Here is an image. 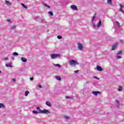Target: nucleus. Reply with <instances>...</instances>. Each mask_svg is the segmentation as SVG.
I'll return each instance as SVG.
<instances>
[{
	"mask_svg": "<svg viewBox=\"0 0 124 124\" xmlns=\"http://www.w3.org/2000/svg\"><path fill=\"white\" fill-rule=\"evenodd\" d=\"M93 78H94V79H96L97 80H99V78H97L96 76H93Z\"/></svg>",
	"mask_w": 124,
	"mask_h": 124,
	"instance_id": "473e14b6",
	"label": "nucleus"
},
{
	"mask_svg": "<svg viewBox=\"0 0 124 124\" xmlns=\"http://www.w3.org/2000/svg\"><path fill=\"white\" fill-rule=\"evenodd\" d=\"M115 101H116V102L117 103V106L120 105V102L119 101V100H116Z\"/></svg>",
	"mask_w": 124,
	"mask_h": 124,
	"instance_id": "c85d7f7f",
	"label": "nucleus"
},
{
	"mask_svg": "<svg viewBox=\"0 0 124 124\" xmlns=\"http://www.w3.org/2000/svg\"><path fill=\"white\" fill-rule=\"evenodd\" d=\"M12 81L14 82V83H15V82H16V79L15 78H13L12 79Z\"/></svg>",
	"mask_w": 124,
	"mask_h": 124,
	"instance_id": "e433bc0d",
	"label": "nucleus"
},
{
	"mask_svg": "<svg viewBox=\"0 0 124 124\" xmlns=\"http://www.w3.org/2000/svg\"><path fill=\"white\" fill-rule=\"evenodd\" d=\"M57 38H58V39H62V36H58Z\"/></svg>",
	"mask_w": 124,
	"mask_h": 124,
	"instance_id": "f704fd0d",
	"label": "nucleus"
},
{
	"mask_svg": "<svg viewBox=\"0 0 124 124\" xmlns=\"http://www.w3.org/2000/svg\"><path fill=\"white\" fill-rule=\"evenodd\" d=\"M30 80H31V81H33V78H30Z\"/></svg>",
	"mask_w": 124,
	"mask_h": 124,
	"instance_id": "79ce46f5",
	"label": "nucleus"
},
{
	"mask_svg": "<svg viewBox=\"0 0 124 124\" xmlns=\"http://www.w3.org/2000/svg\"><path fill=\"white\" fill-rule=\"evenodd\" d=\"M75 73H78L79 72V70H76L74 71Z\"/></svg>",
	"mask_w": 124,
	"mask_h": 124,
	"instance_id": "ea45409f",
	"label": "nucleus"
},
{
	"mask_svg": "<svg viewBox=\"0 0 124 124\" xmlns=\"http://www.w3.org/2000/svg\"><path fill=\"white\" fill-rule=\"evenodd\" d=\"M12 60H14V57H12Z\"/></svg>",
	"mask_w": 124,
	"mask_h": 124,
	"instance_id": "49530a36",
	"label": "nucleus"
},
{
	"mask_svg": "<svg viewBox=\"0 0 124 124\" xmlns=\"http://www.w3.org/2000/svg\"><path fill=\"white\" fill-rule=\"evenodd\" d=\"M96 68H97V70H98V71H103V69H102V68L101 67H100V66H99V65H97Z\"/></svg>",
	"mask_w": 124,
	"mask_h": 124,
	"instance_id": "0eeeda50",
	"label": "nucleus"
},
{
	"mask_svg": "<svg viewBox=\"0 0 124 124\" xmlns=\"http://www.w3.org/2000/svg\"><path fill=\"white\" fill-rule=\"evenodd\" d=\"M48 14H49L50 16H54V14H53V12L52 11L48 12Z\"/></svg>",
	"mask_w": 124,
	"mask_h": 124,
	"instance_id": "6ab92c4d",
	"label": "nucleus"
},
{
	"mask_svg": "<svg viewBox=\"0 0 124 124\" xmlns=\"http://www.w3.org/2000/svg\"><path fill=\"white\" fill-rule=\"evenodd\" d=\"M101 26V20H100L97 23V28H99Z\"/></svg>",
	"mask_w": 124,
	"mask_h": 124,
	"instance_id": "f8f14e48",
	"label": "nucleus"
},
{
	"mask_svg": "<svg viewBox=\"0 0 124 124\" xmlns=\"http://www.w3.org/2000/svg\"><path fill=\"white\" fill-rule=\"evenodd\" d=\"M116 25L119 28H120V23H119V22H116Z\"/></svg>",
	"mask_w": 124,
	"mask_h": 124,
	"instance_id": "2f4dec72",
	"label": "nucleus"
},
{
	"mask_svg": "<svg viewBox=\"0 0 124 124\" xmlns=\"http://www.w3.org/2000/svg\"><path fill=\"white\" fill-rule=\"evenodd\" d=\"M55 78L57 80H58V81H61L62 80L61 77L56 76Z\"/></svg>",
	"mask_w": 124,
	"mask_h": 124,
	"instance_id": "dca6fc26",
	"label": "nucleus"
},
{
	"mask_svg": "<svg viewBox=\"0 0 124 124\" xmlns=\"http://www.w3.org/2000/svg\"><path fill=\"white\" fill-rule=\"evenodd\" d=\"M122 54H123V52H122V50L118 51L117 53V55H119L121 56H122Z\"/></svg>",
	"mask_w": 124,
	"mask_h": 124,
	"instance_id": "4be33fe9",
	"label": "nucleus"
},
{
	"mask_svg": "<svg viewBox=\"0 0 124 124\" xmlns=\"http://www.w3.org/2000/svg\"><path fill=\"white\" fill-rule=\"evenodd\" d=\"M120 6L121 8H123V7H124V6H123V5H122V4H120Z\"/></svg>",
	"mask_w": 124,
	"mask_h": 124,
	"instance_id": "37998d69",
	"label": "nucleus"
},
{
	"mask_svg": "<svg viewBox=\"0 0 124 124\" xmlns=\"http://www.w3.org/2000/svg\"><path fill=\"white\" fill-rule=\"evenodd\" d=\"M7 67H12V65H11V63H8L5 64Z\"/></svg>",
	"mask_w": 124,
	"mask_h": 124,
	"instance_id": "9d476101",
	"label": "nucleus"
},
{
	"mask_svg": "<svg viewBox=\"0 0 124 124\" xmlns=\"http://www.w3.org/2000/svg\"><path fill=\"white\" fill-rule=\"evenodd\" d=\"M8 58H4V61H8Z\"/></svg>",
	"mask_w": 124,
	"mask_h": 124,
	"instance_id": "58836bf2",
	"label": "nucleus"
},
{
	"mask_svg": "<svg viewBox=\"0 0 124 124\" xmlns=\"http://www.w3.org/2000/svg\"><path fill=\"white\" fill-rule=\"evenodd\" d=\"M65 97H66V99H68L69 98H71V97H69L68 96H66Z\"/></svg>",
	"mask_w": 124,
	"mask_h": 124,
	"instance_id": "4c0bfd02",
	"label": "nucleus"
},
{
	"mask_svg": "<svg viewBox=\"0 0 124 124\" xmlns=\"http://www.w3.org/2000/svg\"><path fill=\"white\" fill-rule=\"evenodd\" d=\"M32 113L33 114H39L38 111H37V110H33Z\"/></svg>",
	"mask_w": 124,
	"mask_h": 124,
	"instance_id": "b1692460",
	"label": "nucleus"
},
{
	"mask_svg": "<svg viewBox=\"0 0 124 124\" xmlns=\"http://www.w3.org/2000/svg\"><path fill=\"white\" fill-rule=\"evenodd\" d=\"M69 63L70 65H76V64L78 63V62H77V61L74 60H69Z\"/></svg>",
	"mask_w": 124,
	"mask_h": 124,
	"instance_id": "7ed1b4c3",
	"label": "nucleus"
},
{
	"mask_svg": "<svg viewBox=\"0 0 124 124\" xmlns=\"http://www.w3.org/2000/svg\"><path fill=\"white\" fill-rule=\"evenodd\" d=\"M25 96H28L29 93H30V92H29V91H26L25 93Z\"/></svg>",
	"mask_w": 124,
	"mask_h": 124,
	"instance_id": "a211bd4d",
	"label": "nucleus"
},
{
	"mask_svg": "<svg viewBox=\"0 0 124 124\" xmlns=\"http://www.w3.org/2000/svg\"><path fill=\"white\" fill-rule=\"evenodd\" d=\"M96 16V13H95L94 15L93 16L92 21L93 22L94 21V18H95V16Z\"/></svg>",
	"mask_w": 124,
	"mask_h": 124,
	"instance_id": "5701e85b",
	"label": "nucleus"
},
{
	"mask_svg": "<svg viewBox=\"0 0 124 124\" xmlns=\"http://www.w3.org/2000/svg\"><path fill=\"white\" fill-rule=\"evenodd\" d=\"M0 108H5V106L2 103H0Z\"/></svg>",
	"mask_w": 124,
	"mask_h": 124,
	"instance_id": "ddd939ff",
	"label": "nucleus"
},
{
	"mask_svg": "<svg viewBox=\"0 0 124 124\" xmlns=\"http://www.w3.org/2000/svg\"><path fill=\"white\" fill-rule=\"evenodd\" d=\"M78 49L80 50V51H82L83 50V45L80 43H78Z\"/></svg>",
	"mask_w": 124,
	"mask_h": 124,
	"instance_id": "39448f33",
	"label": "nucleus"
},
{
	"mask_svg": "<svg viewBox=\"0 0 124 124\" xmlns=\"http://www.w3.org/2000/svg\"><path fill=\"white\" fill-rule=\"evenodd\" d=\"M21 61L23 62H27V59L24 57H21Z\"/></svg>",
	"mask_w": 124,
	"mask_h": 124,
	"instance_id": "9b49d317",
	"label": "nucleus"
},
{
	"mask_svg": "<svg viewBox=\"0 0 124 124\" xmlns=\"http://www.w3.org/2000/svg\"><path fill=\"white\" fill-rule=\"evenodd\" d=\"M119 92H122L123 91V87L122 86H120L119 88L118 89Z\"/></svg>",
	"mask_w": 124,
	"mask_h": 124,
	"instance_id": "aec40b11",
	"label": "nucleus"
},
{
	"mask_svg": "<svg viewBox=\"0 0 124 124\" xmlns=\"http://www.w3.org/2000/svg\"><path fill=\"white\" fill-rule=\"evenodd\" d=\"M92 93L94 94V95H97L98 93H100V92L99 91H93L92 92Z\"/></svg>",
	"mask_w": 124,
	"mask_h": 124,
	"instance_id": "6e6552de",
	"label": "nucleus"
},
{
	"mask_svg": "<svg viewBox=\"0 0 124 124\" xmlns=\"http://www.w3.org/2000/svg\"><path fill=\"white\" fill-rule=\"evenodd\" d=\"M120 42H124V40H120Z\"/></svg>",
	"mask_w": 124,
	"mask_h": 124,
	"instance_id": "a18cd8bd",
	"label": "nucleus"
},
{
	"mask_svg": "<svg viewBox=\"0 0 124 124\" xmlns=\"http://www.w3.org/2000/svg\"><path fill=\"white\" fill-rule=\"evenodd\" d=\"M46 105H47V106H49V107H51V106H52V104H51V103L49 101H46Z\"/></svg>",
	"mask_w": 124,
	"mask_h": 124,
	"instance_id": "1a4fd4ad",
	"label": "nucleus"
},
{
	"mask_svg": "<svg viewBox=\"0 0 124 124\" xmlns=\"http://www.w3.org/2000/svg\"><path fill=\"white\" fill-rule=\"evenodd\" d=\"M7 21L8 22H11V20L10 19H7Z\"/></svg>",
	"mask_w": 124,
	"mask_h": 124,
	"instance_id": "c03bdc74",
	"label": "nucleus"
},
{
	"mask_svg": "<svg viewBox=\"0 0 124 124\" xmlns=\"http://www.w3.org/2000/svg\"><path fill=\"white\" fill-rule=\"evenodd\" d=\"M120 11H121L122 12H123L124 13V11L123 10V9H122V8H121L120 9Z\"/></svg>",
	"mask_w": 124,
	"mask_h": 124,
	"instance_id": "a19ab883",
	"label": "nucleus"
},
{
	"mask_svg": "<svg viewBox=\"0 0 124 124\" xmlns=\"http://www.w3.org/2000/svg\"><path fill=\"white\" fill-rule=\"evenodd\" d=\"M64 118H65V119H66V120H69V116H64Z\"/></svg>",
	"mask_w": 124,
	"mask_h": 124,
	"instance_id": "72a5a7b5",
	"label": "nucleus"
},
{
	"mask_svg": "<svg viewBox=\"0 0 124 124\" xmlns=\"http://www.w3.org/2000/svg\"><path fill=\"white\" fill-rule=\"evenodd\" d=\"M50 57L52 60H55V59H57V58H59V59H60V57H61V54L53 53L50 55Z\"/></svg>",
	"mask_w": 124,
	"mask_h": 124,
	"instance_id": "f03ea898",
	"label": "nucleus"
},
{
	"mask_svg": "<svg viewBox=\"0 0 124 124\" xmlns=\"http://www.w3.org/2000/svg\"><path fill=\"white\" fill-rule=\"evenodd\" d=\"M107 2L108 4H112V0H107Z\"/></svg>",
	"mask_w": 124,
	"mask_h": 124,
	"instance_id": "412c9836",
	"label": "nucleus"
},
{
	"mask_svg": "<svg viewBox=\"0 0 124 124\" xmlns=\"http://www.w3.org/2000/svg\"><path fill=\"white\" fill-rule=\"evenodd\" d=\"M0 73H1V71H0Z\"/></svg>",
	"mask_w": 124,
	"mask_h": 124,
	"instance_id": "09e8293b",
	"label": "nucleus"
},
{
	"mask_svg": "<svg viewBox=\"0 0 124 124\" xmlns=\"http://www.w3.org/2000/svg\"><path fill=\"white\" fill-rule=\"evenodd\" d=\"M92 23H93V26L94 29H95L96 26L95 25V24H94V23H93V21H92Z\"/></svg>",
	"mask_w": 124,
	"mask_h": 124,
	"instance_id": "bb28decb",
	"label": "nucleus"
},
{
	"mask_svg": "<svg viewBox=\"0 0 124 124\" xmlns=\"http://www.w3.org/2000/svg\"><path fill=\"white\" fill-rule=\"evenodd\" d=\"M39 114H50L51 112L48 109L42 110L40 108V107H38L36 108Z\"/></svg>",
	"mask_w": 124,
	"mask_h": 124,
	"instance_id": "f257e3e1",
	"label": "nucleus"
},
{
	"mask_svg": "<svg viewBox=\"0 0 124 124\" xmlns=\"http://www.w3.org/2000/svg\"><path fill=\"white\" fill-rule=\"evenodd\" d=\"M41 22H42V23H46V20H45V19H42Z\"/></svg>",
	"mask_w": 124,
	"mask_h": 124,
	"instance_id": "7c9ffc66",
	"label": "nucleus"
},
{
	"mask_svg": "<svg viewBox=\"0 0 124 124\" xmlns=\"http://www.w3.org/2000/svg\"><path fill=\"white\" fill-rule=\"evenodd\" d=\"M49 31V30L47 31V32Z\"/></svg>",
	"mask_w": 124,
	"mask_h": 124,
	"instance_id": "8fccbe9b",
	"label": "nucleus"
},
{
	"mask_svg": "<svg viewBox=\"0 0 124 124\" xmlns=\"http://www.w3.org/2000/svg\"><path fill=\"white\" fill-rule=\"evenodd\" d=\"M11 29L12 30H14L15 29H16V26H12L11 27Z\"/></svg>",
	"mask_w": 124,
	"mask_h": 124,
	"instance_id": "c756f323",
	"label": "nucleus"
},
{
	"mask_svg": "<svg viewBox=\"0 0 124 124\" xmlns=\"http://www.w3.org/2000/svg\"><path fill=\"white\" fill-rule=\"evenodd\" d=\"M71 8L73 10H76V11L78 10V9L77 8V6H76V5H71Z\"/></svg>",
	"mask_w": 124,
	"mask_h": 124,
	"instance_id": "423d86ee",
	"label": "nucleus"
},
{
	"mask_svg": "<svg viewBox=\"0 0 124 124\" xmlns=\"http://www.w3.org/2000/svg\"><path fill=\"white\" fill-rule=\"evenodd\" d=\"M19 55V54H18V53L17 52H14L13 53V56H18Z\"/></svg>",
	"mask_w": 124,
	"mask_h": 124,
	"instance_id": "393cba45",
	"label": "nucleus"
},
{
	"mask_svg": "<svg viewBox=\"0 0 124 124\" xmlns=\"http://www.w3.org/2000/svg\"><path fill=\"white\" fill-rule=\"evenodd\" d=\"M38 87L40 88V89H42V86L40 85V84H38Z\"/></svg>",
	"mask_w": 124,
	"mask_h": 124,
	"instance_id": "c9c22d12",
	"label": "nucleus"
},
{
	"mask_svg": "<svg viewBox=\"0 0 124 124\" xmlns=\"http://www.w3.org/2000/svg\"><path fill=\"white\" fill-rule=\"evenodd\" d=\"M6 4H7V5H11V3H10V1H7V0H6Z\"/></svg>",
	"mask_w": 124,
	"mask_h": 124,
	"instance_id": "2eb2a0df",
	"label": "nucleus"
},
{
	"mask_svg": "<svg viewBox=\"0 0 124 124\" xmlns=\"http://www.w3.org/2000/svg\"><path fill=\"white\" fill-rule=\"evenodd\" d=\"M119 43L118 42L115 43L113 45H112L111 50L112 51H115L117 48H118V45Z\"/></svg>",
	"mask_w": 124,
	"mask_h": 124,
	"instance_id": "20e7f679",
	"label": "nucleus"
},
{
	"mask_svg": "<svg viewBox=\"0 0 124 124\" xmlns=\"http://www.w3.org/2000/svg\"><path fill=\"white\" fill-rule=\"evenodd\" d=\"M38 18H39V17H38V16L36 17V19H38Z\"/></svg>",
	"mask_w": 124,
	"mask_h": 124,
	"instance_id": "de8ad7c7",
	"label": "nucleus"
},
{
	"mask_svg": "<svg viewBox=\"0 0 124 124\" xmlns=\"http://www.w3.org/2000/svg\"><path fill=\"white\" fill-rule=\"evenodd\" d=\"M21 5H22V6H23V7H24V8H25V9H27L28 8V7L26 6V5L24 4V3H21Z\"/></svg>",
	"mask_w": 124,
	"mask_h": 124,
	"instance_id": "f3484780",
	"label": "nucleus"
},
{
	"mask_svg": "<svg viewBox=\"0 0 124 124\" xmlns=\"http://www.w3.org/2000/svg\"><path fill=\"white\" fill-rule=\"evenodd\" d=\"M116 58L117 59H122V56H121V55H117V56H116Z\"/></svg>",
	"mask_w": 124,
	"mask_h": 124,
	"instance_id": "cd10ccee",
	"label": "nucleus"
},
{
	"mask_svg": "<svg viewBox=\"0 0 124 124\" xmlns=\"http://www.w3.org/2000/svg\"><path fill=\"white\" fill-rule=\"evenodd\" d=\"M54 65H55V66H57V67H61V65L59 64H54Z\"/></svg>",
	"mask_w": 124,
	"mask_h": 124,
	"instance_id": "a878e982",
	"label": "nucleus"
},
{
	"mask_svg": "<svg viewBox=\"0 0 124 124\" xmlns=\"http://www.w3.org/2000/svg\"><path fill=\"white\" fill-rule=\"evenodd\" d=\"M43 5L44 6H45L46 7H47V8H50V6H49L48 5L46 4L45 3H43Z\"/></svg>",
	"mask_w": 124,
	"mask_h": 124,
	"instance_id": "4468645a",
	"label": "nucleus"
}]
</instances>
